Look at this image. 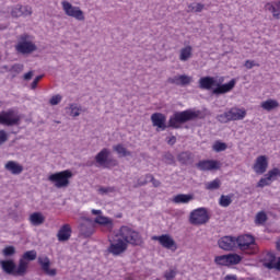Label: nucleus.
I'll return each instance as SVG.
<instances>
[{"label": "nucleus", "mask_w": 280, "mask_h": 280, "mask_svg": "<svg viewBox=\"0 0 280 280\" xmlns=\"http://www.w3.org/2000/svg\"><path fill=\"white\" fill-rule=\"evenodd\" d=\"M129 244H131V246H141L143 244V237L132 228L122 225L118 233L109 238L107 253L113 255V257H121V255L128 250Z\"/></svg>", "instance_id": "nucleus-1"}, {"label": "nucleus", "mask_w": 280, "mask_h": 280, "mask_svg": "<svg viewBox=\"0 0 280 280\" xmlns=\"http://www.w3.org/2000/svg\"><path fill=\"white\" fill-rule=\"evenodd\" d=\"M224 77L215 78V77H202L199 79V88L203 91H211L213 95H224L226 93H231L235 85L237 84L236 79H232L230 82L224 83Z\"/></svg>", "instance_id": "nucleus-2"}, {"label": "nucleus", "mask_w": 280, "mask_h": 280, "mask_svg": "<svg viewBox=\"0 0 280 280\" xmlns=\"http://www.w3.org/2000/svg\"><path fill=\"white\" fill-rule=\"evenodd\" d=\"M200 117V110L188 109L179 113H175L170 118V126L172 128H180V124L191 121V119H198Z\"/></svg>", "instance_id": "nucleus-3"}, {"label": "nucleus", "mask_w": 280, "mask_h": 280, "mask_svg": "<svg viewBox=\"0 0 280 280\" xmlns=\"http://www.w3.org/2000/svg\"><path fill=\"white\" fill-rule=\"evenodd\" d=\"M236 248L246 253L247 255H255L257 253V243L255 236L250 234H244L236 237Z\"/></svg>", "instance_id": "nucleus-4"}, {"label": "nucleus", "mask_w": 280, "mask_h": 280, "mask_svg": "<svg viewBox=\"0 0 280 280\" xmlns=\"http://www.w3.org/2000/svg\"><path fill=\"white\" fill-rule=\"evenodd\" d=\"M73 177L71 171L66 170L58 173H54L48 176L49 183H52L57 189H65L69 187V179Z\"/></svg>", "instance_id": "nucleus-5"}, {"label": "nucleus", "mask_w": 280, "mask_h": 280, "mask_svg": "<svg viewBox=\"0 0 280 280\" xmlns=\"http://www.w3.org/2000/svg\"><path fill=\"white\" fill-rule=\"evenodd\" d=\"M21 115L14 109L2 110L0 113V126H20Z\"/></svg>", "instance_id": "nucleus-6"}, {"label": "nucleus", "mask_w": 280, "mask_h": 280, "mask_svg": "<svg viewBox=\"0 0 280 280\" xmlns=\"http://www.w3.org/2000/svg\"><path fill=\"white\" fill-rule=\"evenodd\" d=\"M15 49L19 54H32L36 51L37 47L36 44H34V38L25 34L20 37Z\"/></svg>", "instance_id": "nucleus-7"}, {"label": "nucleus", "mask_w": 280, "mask_h": 280, "mask_svg": "<svg viewBox=\"0 0 280 280\" xmlns=\"http://www.w3.org/2000/svg\"><path fill=\"white\" fill-rule=\"evenodd\" d=\"M189 222L194 226H202V224L209 222V212L206 208H197L190 212Z\"/></svg>", "instance_id": "nucleus-8"}, {"label": "nucleus", "mask_w": 280, "mask_h": 280, "mask_svg": "<svg viewBox=\"0 0 280 280\" xmlns=\"http://www.w3.org/2000/svg\"><path fill=\"white\" fill-rule=\"evenodd\" d=\"M61 8L67 16H71L75 21H84V11L80 7H74L71 2L63 0L61 1Z\"/></svg>", "instance_id": "nucleus-9"}, {"label": "nucleus", "mask_w": 280, "mask_h": 280, "mask_svg": "<svg viewBox=\"0 0 280 280\" xmlns=\"http://www.w3.org/2000/svg\"><path fill=\"white\" fill-rule=\"evenodd\" d=\"M92 215H96V218L94 219V224H98V226H104L105 231H113L114 229V223H113V219L108 218V217H104V212L102 210H96V209H92L91 210Z\"/></svg>", "instance_id": "nucleus-10"}, {"label": "nucleus", "mask_w": 280, "mask_h": 280, "mask_svg": "<svg viewBox=\"0 0 280 280\" xmlns=\"http://www.w3.org/2000/svg\"><path fill=\"white\" fill-rule=\"evenodd\" d=\"M242 261V256L237 254H226L214 257V264L217 266H237Z\"/></svg>", "instance_id": "nucleus-11"}, {"label": "nucleus", "mask_w": 280, "mask_h": 280, "mask_svg": "<svg viewBox=\"0 0 280 280\" xmlns=\"http://www.w3.org/2000/svg\"><path fill=\"white\" fill-rule=\"evenodd\" d=\"M152 240L154 242H159L163 248H166V250H172L173 253H176L178 249V245L176 244V241L170 235V234H162L160 236H152Z\"/></svg>", "instance_id": "nucleus-12"}, {"label": "nucleus", "mask_w": 280, "mask_h": 280, "mask_svg": "<svg viewBox=\"0 0 280 280\" xmlns=\"http://www.w3.org/2000/svg\"><path fill=\"white\" fill-rule=\"evenodd\" d=\"M37 257L36 250H28L23 254L19 260V272L27 275V268H30V261H34Z\"/></svg>", "instance_id": "nucleus-13"}, {"label": "nucleus", "mask_w": 280, "mask_h": 280, "mask_svg": "<svg viewBox=\"0 0 280 280\" xmlns=\"http://www.w3.org/2000/svg\"><path fill=\"white\" fill-rule=\"evenodd\" d=\"M0 267L5 272V275H12V277H25V272H19V265L12 259L0 260Z\"/></svg>", "instance_id": "nucleus-14"}, {"label": "nucleus", "mask_w": 280, "mask_h": 280, "mask_svg": "<svg viewBox=\"0 0 280 280\" xmlns=\"http://www.w3.org/2000/svg\"><path fill=\"white\" fill-rule=\"evenodd\" d=\"M82 222L80 223V233L83 237H91L93 233H95V225L93 224V220L90 218H81Z\"/></svg>", "instance_id": "nucleus-15"}, {"label": "nucleus", "mask_w": 280, "mask_h": 280, "mask_svg": "<svg viewBox=\"0 0 280 280\" xmlns=\"http://www.w3.org/2000/svg\"><path fill=\"white\" fill-rule=\"evenodd\" d=\"M218 245L222 250H234L237 248V237L223 236L218 241Z\"/></svg>", "instance_id": "nucleus-16"}, {"label": "nucleus", "mask_w": 280, "mask_h": 280, "mask_svg": "<svg viewBox=\"0 0 280 280\" xmlns=\"http://www.w3.org/2000/svg\"><path fill=\"white\" fill-rule=\"evenodd\" d=\"M108 156H110V150L106 148L101 150L95 156V162L97 167H108V163H110V160H108Z\"/></svg>", "instance_id": "nucleus-17"}, {"label": "nucleus", "mask_w": 280, "mask_h": 280, "mask_svg": "<svg viewBox=\"0 0 280 280\" xmlns=\"http://www.w3.org/2000/svg\"><path fill=\"white\" fill-rule=\"evenodd\" d=\"M37 261H38L39 266L42 267V270L45 272V275H48V277H56V275H57L56 269L49 268V266H51V260H49V257L39 256Z\"/></svg>", "instance_id": "nucleus-18"}, {"label": "nucleus", "mask_w": 280, "mask_h": 280, "mask_svg": "<svg viewBox=\"0 0 280 280\" xmlns=\"http://www.w3.org/2000/svg\"><path fill=\"white\" fill-rule=\"evenodd\" d=\"M253 170L256 174H266V170H268V158L266 155H259L256 159Z\"/></svg>", "instance_id": "nucleus-19"}, {"label": "nucleus", "mask_w": 280, "mask_h": 280, "mask_svg": "<svg viewBox=\"0 0 280 280\" xmlns=\"http://www.w3.org/2000/svg\"><path fill=\"white\" fill-rule=\"evenodd\" d=\"M198 170L201 172H211L212 170H220V162L215 160H205L197 164Z\"/></svg>", "instance_id": "nucleus-20"}, {"label": "nucleus", "mask_w": 280, "mask_h": 280, "mask_svg": "<svg viewBox=\"0 0 280 280\" xmlns=\"http://www.w3.org/2000/svg\"><path fill=\"white\" fill-rule=\"evenodd\" d=\"M151 121L153 126L160 130H165V128H167V126L165 125V122L167 121V118L165 117V115L161 113L152 114Z\"/></svg>", "instance_id": "nucleus-21"}, {"label": "nucleus", "mask_w": 280, "mask_h": 280, "mask_svg": "<svg viewBox=\"0 0 280 280\" xmlns=\"http://www.w3.org/2000/svg\"><path fill=\"white\" fill-rule=\"evenodd\" d=\"M192 78L186 74L175 75L168 79L170 84H176L177 86H187L191 84Z\"/></svg>", "instance_id": "nucleus-22"}, {"label": "nucleus", "mask_w": 280, "mask_h": 280, "mask_svg": "<svg viewBox=\"0 0 280 280\" xmlns=\"http://www.w3.org/2000/svg\"><path fill=\"white\" fill-rule=\"evenodd\" d=\"M4 170L13 174V176H19V174H23V165H21L16 161H9L4 165Z\"/></svg>", "instance_id": "nucleus-23"}, {"label": "nucleus", "mask_w": 280, "mask_h": 280, "mask_svg": "<svg viewBox=\"0 0 280 280\" xmlns=\"http://www.w3.org/2000/svg\"><path fill=\"white\" fill-rule=\"evenodd\" d=\"M266 12H270L273 19H280V0L273 2H267L265 4Z\"/></svg>", "instance_id": "nucleus-24"}, {"label": "nucleus", "mask_w": 280, "mask_h": 280, "mask_svg": "<svg viewBox=\"0 0 280 280\" xmlns=\"http://www.w3.org/2000/svg\"><path fill=\"white\" fill-rule=\"evenodd\" d=\"M194 56V48L188 45L186 47L180 48L179 50V60L180 62H187L188 60H191Z\"/></svg>", "instance_id": "nucleus-25"}, {"label": "nucleus", "mask_w": 280, "mask_h": 280, "mask_svg": "<svg viewBox=\"0 0 280 280\" xmlns=\"http://www.w3.org/2000/svg\"><path fill=\"white\" fill-rule=\"evenodd\" d=\"M230 113L231 121H240L246 117V109H240L237 107H233L228 110Z\"/></svg>", "instance_id": "nucleus-26"}, {"label": "nucleus", "mask_w": 280, "mask_h": 280, "mask_svg": "<svg viewBox=\"0 0 280 280\" xmlns=\"http://www.w3.org/2000/svg\"><path fill=\"white\" fill-rule=\"evenodd\" d=\"M191 200H194V195L191 194H188V195L179 194L173 197V202L175 205H189Z\"/></svg>", "instance_id": "nucleus-27"}, {"label": "nucleus", "mask_w": 280, "mask_h": 280, "mask_svg": "<svg viewBox=\"0 0 280 280\" xmlns=\"http://www.w3.org/2000/svg\"><path fill=\"white\" fill-rule=\"evenodd\" d=\"M59 242H67L69 237H71V226L69 224H65L60 228L58 234H57Z\"/></svg>", "instance_id": "nucleus-28"}, {"label": "nucleus", "mask_w": 280, "mask_h": 280, "mask_svg": "<svg viewBox=\"0 0 280 280\" xmlns=\"http://www.w3.org/2000/svg\"><path fill=\"white\" fill-rule=\"evenodd\" d=\"M28 222L33 226H40L42 224H45V215H43L40 212H34L30 215Z\"/></svg>", "instance_id": "nucleus-29"}, {"label": "nucleus", "mask_w": 280, "mask_h": 280, "mask_svg": "<svg viewBox=\"0 0 280 280\" xmlns=\"http://www.w3.org/2000/svg\"><path fill=\"white\" fill-rule=\"evenodd\" d=\"M260 106L264 110L270 112V110H275V108H279V102H277V100L270 98L262 102Z\"/></svg>", "instance_id": "nucleus-30"}, {"label": "nucleus", "mask_w": 280, "mask_h": 280, "mask_svg": "<svg viewBox=\"0 0 280 280\" xmlns=\"http://www.w3.org/2000/svg\"><path fill=\"white\" fill-rule=\"evenodd\" d=\"M113 150L120 158L132 156V152L128 151V149H126V147H124V144H116L113 147Z\"/></svg>", "instance_id": "nucleus-31"}, {"label": "nucleus", "mask_w": 280, "mask_h": 280, "mask_svg": "<svg viewBox=\"0 0 280 280\" xmlns=\"http://www.w3.org/2000/svg\"><path fill=\"white\" fill-rule=\"evenodd\" d=\"M148 183H152L154 187H159L161 182L156 180L152 175H145L144 177L140 178L139 185H148Z\"/></svg>", "instance_id": "nucleus-32"}, {"label": "nucleus", "mask_w": 280, "mask_h": 280, "mask_svg": "<svg viewBox=\"0 0 280 280\" xmlns=\"http://www.w3.org/2000/svg\"><path fill=\"white\" fill-rule=\"evenodd\" d=\"M268 259H270L269 262H265L266 268H269V270H272V268H277V270H280V257L278 258V261L275 262V255L269 254Z\"/></svg>", "instance_id": "nucleus-33"}, {"label": "nucleus", "mask_w": 280, "mask_h": 280, "mask_svg": "<svg viewBox=\"0 0 280 280\" xmlns=\"http://www.w3.org/2000/svg\"><path fill=\"white\" fill-rule=\"evenodd\" d=\"M222 185V183L220 182L219 178H215L212 182H208L205 184L206 189H208L209 191H213L215 189H220V186Z\"/></svg>", "instance_id": "nucleus-34"}, {"label": "nucleus", "mask_w": 280, "mask_h": 280, "mask_svg": "<svg viewBox=\"0 0 280 280\" xmlns=\"http://www.w3.org/2000/svg\"><path fill=\"white\" fill-rule=\"evenodd\" d=\"M233 202V195H222L219 199L220 207H229Z\"/></svg>", "instance_id": "nucleus-35"}, {"label": "nucleus", "mask_w": 280, "mask_h": 280, "mask_svg": "<svg viewBox=\"0 0 280 280\" xmlns=\"http://www.w3.org/2000/svg\"><path fill=\"white\" fill-rule=\"evenodd\" d=\"M70 116L71 117H80V113H82V107L78 106V104L72 103L69 105Z\"/></svg>", "instance_id": "nucleus-36"}, {"label": "nucleus", "mask_w": 280, "mask_h": 280, "mask_svg": "<svg viewBox=\"0 0 280 280\" xmlns=\"http://www.w3.org/2000/svg\"><path fill=\"white\" fill-rule=\"evenodd\" d=\"M179 163H183V165H187L191 161V153L190 152H182L177 156Z\"/></svg>", "instance_id": "nucleus-37"}, {"label": "nucleus", "mask_w": 280, "mask_h": 280, "mask_svg": "<svg viewBox=\"0 0 280 280\" xmlns=\"http://www.w3.org/2000/svg\"><path fill=\"white\" fill-rule=\"evenodd\" d=\"M217 119L220 121V124H229L231 120V114L230 112H224L223 114H220L217 116Z\"/></svg>", "instance_id": "nucleus-38"}, {"label": "nucleus", "mask_w": 280, "mask_h": 280, "mask_svg": "<svg viewBox=\"0 0 280 280\" xmlns=\"http://www.w3.org/2000/svg\"><path fill=\"white\" fill-rule=\"evenodd\" d=\"M202 10H205V4L202 3L188 4V12H202Z\"/></svg>", "instance_id": "nucleus-39"}, {"label": "nucleus", "mask_w": 280, "mask_h": 280, "mask_svg": "<svg viewBox=\"0 0 280 280\" xmlns=\"http://www.w3.org/2000/svg\"><path fill=\"white\" fill-rule=\"evenodd\" d=\"M267 220H268V215L266 214V212L260 211L256 214L255 223L256 224H264Z\"/></svg>", "instance_id": "nucleus-40"}, {"label": "nucleus", "mask_w": 280, "mask_h": 280, "mask_svg": "<svg viewBox=\"0 0 280 280\" xmlns=\"http://www.w3.org/2000/svg\"><path fill=\"white\" fill-rule=\"evenodd\" d=\"M3 257H12L13 255H16V248L14 246H7L2 249Z\"/></svg>", "instance_id": "nucleus-41"}, {"label": "nucleus", "mask_w": 280, "mask_h": 280, "mask_svg": "<svg viewBox=\"0 0 280 280\" xmlns=\"http://www.w3.org/2000/svg\"><path fill=\"white\" fill-rule=\"evenodd\" d=\"M23 69H24L23 65H21V63H15V65H13V66L9 69V71H10L11 73H13V77H16V75H19V73H22Z\"/></svg>", "instance_id": "nucleus-42"}, {"label": "nucleus", "mask_w": 280, "mask_h": 280, "mask_svg": "<svg viewBox=\"0 0 280 280\" xmlns=\"http://www.w3.org/2000/svg\"><path fill=\"white\" fill-rule=\"evenodd\" d=\"M228 145L224 142L221 141H217L214 142V144L212 145V150L214 152H224V150H226Z\"/></svg>", "instance_id": "nucleus-43"}, {"label": "nucleus", "mask_w": 280, "mask_h": 280, "mask_svg": "<svg viewBox=\"0 0 280 280\" xmlns=\"http://www.w3.org/2000/svg\"><path fill=\"white\" fill-rule=\"evenodd\" d=\"M268 178L272 182V180H277V176H280V170L275 167L272 170H270L267 174Z\"/></svg>", "instance_id": "nucleus-44"}, {"label": "nucleus", "mask_w": 280, "mask_h": 280, "mask_svg": "<svg viewBox=\"0 0 280 280\" xmlns=\"http://www.w3.org/2000/svg\"><path fill=\"white\" fill-rule=\"evenodd\" d=\"M113 191H115L114 187H98L97 192L100 194V196H106L108 194H113Z\"/></svg>", "instance_id": "nucleus-45"}, {"label": "nucleus", "mask_w": 280, "mask_h": 280, "mask_svg": "<svg viewBox=\"0 0 280 280\" xmlns=\"http://www.w3.org/2000/svg\"><path fill=\"white\" fill-rule=\"evenodd\" d=\"M272 182L270 180V178L265 175V177L260 178L257 187L264 188V187H268V185H270Z\"/></svg>", "instance_id": "nucleus-46"}, {"label": "nucleus", "mask_w": 280, "mask_h": 280, "mask_svg": "<svg viewBox=\"0 0 280 280\" xmlns=\"http://www.w3.org/2000/svg\"><path fill=\"white\" fill-rule=\"evenodd\" d=\"M12 16L19 18L23 16L22 5L18 4L15 5L11 11Z\"/></svg>", "instance_id": "nucleus-47"}, {"label": "nucleus", "mask_w": 280, "mask_h": 280, "mask_svg": "<svg viewBox=\"0 0 280 280\" xmlns=\"http://www.w3.org/2000/svg\"><path fill=\"white\" fill-rule=\"evenodd\" d=\"M60 102H62V96L60 94H57L50 98L49 104L51 106H58V104H60Z\"/></svg>", "instance_id": "nucleus-48"}, {"label": "nucleus", "mask_w": 280, "mask_h": 280, "mask_svg": "<svg viewBox=\"0 0 280 280\" xmlns=\"http://www.w3.org/2000/svg\"><path fill=\"white\" fill-rule=\"evenodd\" d=\"M10 139V136L8 135V131L1 129L0 130V145H3Z\"/></svg>", "instance_id": "nucleus-49"}, {"label": "nucleus", "mask_w": 280, "mask_h": 280, "mask_svg": "<svg viewBox=\"0 0 280 280\" xmlns=\"http://www.w3.org/2000/svg\"><path fill=\"white\" fill-rule=\"evenodd\" d=\"M22 16H32V7L22 5Z\"/></svg>", "instance_id": "nucleus-50"}, {"label": "nucleus", "mask_w": 280, "mask_h": 280, "mask_svg": "<svg viewBox=\"0 0 280 280\" xmlns=\"http://www.w3.org/2000/svg\"><path fill=\"white\" fill-rule=\"evenodd\" d=\"M244 67L247 69H253V67H259V63L255 62V60H246Z\"/></svg>", "instance_id": "nucleus-51"}, {"label": "nucleus", "mask_w": 280, "mask_h": 280, "mask_svg": "<svg viewBox=\"0 0 280 280\" xmlns=\"http://www.w3.org/2000/svg\"><path fill=\"white\" fill-rule=\"evenodd\" d=\"M40 80H43V75H37L34 81L31 84V89L34 91V89H36V86H38V82H40Z\"/></svg>", "instance_id": "nucleus-52"}, {"label": "nucleus", "mask_w": 280, "mask_h": 280, "mask_svg": "<svg viewBox=\"0 0 280 280\" xmlns=\"http://www.w3.org/2000/svg\"><path fill=\"white\" fill-rule=\"evenodd\" d=\"M174 277H176V271H174V270L166 271V273H165L166 280H172V279H174Z\"/></svg>", "instance_id": "nucleus-53"}, {"label": "nucleus", "mask_w": 280, "mask_h": 280, "mask_svg": "<svg viewBox=\"0 0 280 280\" xmlns=\"http://www.w3.org/2000/svg\"><path fill=\"white\" fill-rule=\"evenodd\" d=\"M23 78L26 82L30 81L32 78H34V71H28L27 73L24 74Z\"/></svg>", "instance_id": "nucleus-54"}, {"label": "nucleus", "mask_w": 280, "mask_h": 280, "mask_svg": "<svg viewBox=\"0 0 280 280\" xmlns=\"http://www.w3.org/2000/svg\"><path fill=\"white\" fill-rule=\"evenodd\" d=\"M166 142L168 143V145H174V143H176V137L172 136L166 138Z\"/></svg>", "instance_id": "nucleus-55"}, {"label": "nucleus", "mask_w": 280, "mask_h": 280, "mask_svg": "<svg viewBox=\"0 0 280 280\" xmlns=\"http://www.w3.org/2000/svg\"><path fill=\"white\" fill-rule=\"evenodd\" d=\"M224 280H237V276L235 275H228L224 277Z\"/></svg>", "instance_id": "nucleus-56"}]
</instances>
